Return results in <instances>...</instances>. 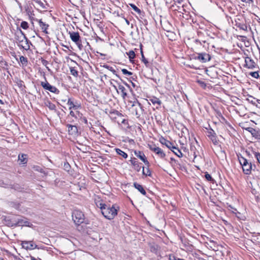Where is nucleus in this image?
<instances>
[{"instance_id": "f257e3e1", "label": "nucleus", "mask_w": 260, "mask_h": 260, "mask_svg": "<svg viewBox=\"0 0 260 260\" xmlns=\"http://www.w3.org/2000/svg\"><path fill=\"white\" fill-rule=\"evenodd\" d=\"M101 212L103 215L108 219H113L117 214V210L113 206L110 207L106 205L105 207L102 209Z\"/></svg>"}, {"instance_id": "f03ea898", "label": "nucleus", "mask_w": 260, "mask_h": 260, "mask_svg": "<svg viewBox=\"0 0 260 260\" xmlns=\"http://www.w3.org/2000/svg\"><path fill=\"white\" fill-rule=\"evenodd\" d=\"M238 159L242 167L243 173L246 175L250 174L252 170L251 163L249 162L248 160L243 156L239 157Z\"/></svg>"}, {"instance_id": "7ed1b4c3", "label": "nucleus", "mask_w": 260, "mask_h": 260, "mask_svg": "<svg viewBox=\"0 0 260 260\" xmlns=\"http://www.w3.org/2000/svg\"><path fill=\"white\" fill-rule=\"evenodd\" d=\"M72 218L74 222L77 225L83 223L84 220V215L83 213L78 210H75L73 212Z\"/></svg>"}, {"instance_id": "20e7f679", "label": "nucleus", "mask_w": 260, "mask_h": 260, "mask_svg": "<svg viewBox=\"0 0 260 260\" xmlns=\"http://www.w3.org/2000/svg\"><path fill=\"white\" fill-rule=\"evenodd\" d=\"M21 245L22 248L27 250H32L35 249H39L38 246L33 241H22Z\"/></svg>"}, {"instance_id": "39448f33", "label": "nucleus", "mask_w": 260, "mask_h": 260, "mask_svg": "<svg viewBox=\"0 0 260 260\" xmlns=\"http://www.w3.org/2000/svg\"><path fill=\"white\" fill-rule=\"evenodd\" d=\"M69 34L70 35V37L72 41L74 42L75 43H76V44L78 46L79 48L81 49L82 47V44L79 32L75 31H70Z\"/></svg>"}, {"instance_id": "423d86ee", "label": "nucleus", "mask_w": 260, "mask_h": 260, "mask_svg": "<svg viewBox=\"0 0 260 260\" xmlns=\"http://www.w3.org/2000/svg\"><path fill=\"white\" fill-rule=\"evenodd\" d=\"M43 88L51 92L58 94L59 92V90L55 86L50 85L47 81L45 82H42L41 83Z\"/></svg>"}, {"instance_id": "0eeeda50", "label": "nucleus", "mask_w": 260, "mask_h": 260, "mask_svg": "<svg viewBox=\"0 0 260 260\" xmlns=\"http://www.w3.org/2000/svg\"><path fill=\"white\" fill-rule=\"evenodd\" d=\"M132 106L135 107L134 114L137 118H139L144 110L142 105L139 102L136 101L134 102Z\"/></svg>"}, {"instance_id": "6e6552de", "label": "nucleus", "mask_w": 260, "mask_h": 260, "mask_svg": "<svg viewBox=\"0 0 260 260\" xmlns=\"http://www.w3.org/2000/svg\"><path fill=\"white\" fill-rule=\"evenodd\" d=\"M150 149L161 159H164L166 157V153L160 148L156 146H151L150 147Z\"/></svg>"}, {"instance_id": "1a4fd4ad", "label": "nucleus", "mask_w": 260, "mask_h": 260, "mask_svg": "<svg viewBox=\"0 0 260 260\" xmlns=\"http://www.w3.org/2000/svg\"><path fill=\"white\" fill-rule=\"evenodd\" d=\"M15 224L17 226H26L31 227L32 224L29 221V220L24 217H21L18 218Z\"/></svg>"}, {"instance_id": "9d476101", "label": "nucleus", "mask_w": 260, "mask_h": 260, "mask_svg": "<svg viewBox=\"0 0 260 260\" xmlns=\"http://www.w3.org/2000/svg\"><path fill=\"white\" fill-rule=\"evenodd\" d=\"M245 67H247L249 69H254L256 64L255 62L249 57H246L245 58Z\"/></svg>"}, {"instance_id": "9b49d317", "label": "nucleus", "mask_w": 260, "mask_h": 260, "mask_svg": "<svg viewBox=\"0 0 260 260\" xmlns=\"http://www.w3.org/2000/svg\"><path fill=\"white\" fill-rule=\"evenodd\" d=\"M31 19L33 21L38 22L39 23V26L41 28L42 31L46 34H48L47 29H48L49 25L47 24H46L45 22H43L42 21V19H38L37 18H35L34 17H32Z\"/></svg>"}, {"instance_id": "f8f14e48", "label": "nucleus", "mask_w": 260, "mask_h": 260, "mask_svg": "<svg viewBox=\"0 0 260 260\" xmlns=\"http://www.w3.org/2000/svg\"><path fill=\"white\" fill-rule=\"evenodd\" d=\"M197 58L202 62H206L210 60V56L209 54L202 53L198 54Z\"/></svg>"}, {"instance_id": "ddd939ff", "label": "nucleus", "mask_w": 260, "mask_h": 260, "mask_svg": "<svg viewBox=\"0 0 260 260\" xmlns=\"http://www.w3.org/2000/svg\"><path fill=\"white\" fill-rule=\"evenodd\" d=\"M67 126L68 127V131L70 135L74 136L77 135L78 131L76 126L68 124Z\"/></svg>"}, {"instance_id": "4468645a", "label": "nucleus", "mask_w": 260, "mask_h": 260, "mask_svg": "<svg viewBox=\"0 0 260 260\" xmlns=\"http://www.w3.org/2000/svg\"><path fill=\"white\" fill-rule=\"evenodd\" d=\"M26 38L24 34L21 29H19V31L15 34V39L19 44L23 42L24 40H25Z\"/></svg>"}, {"instance_id": "2eb2a0df", "label": "nucleus", "mask_w": 260, "mask_h": 260, "mask_svg": "<svg viewBox=\"0 0 260 260\" xmlns=\"http://www.w3.org/2000/svg\"><path fill=\"white\" fill-rule=\"evenodd\" d=\"M134 153L136 156L139 157L146 165H148L149 164V162L147 160L145 154L142 152L140 151H135Z\"/></svg>"}, {"instance_id": "dca6fc26", "label": "nucleus", "mask_w": 260, "mask_h": 260, "mask_svg": "<svg viewBox=\"0 0 260 260\" xmlns=\"http://www.w3.org/2000/svg\"><path fill=\"white\" fill-rule=\"evenodd\" d=\"M67 104L70 106L69 109H78L80 107V105L78 104L77 102H74L71 99H69Z\"/></svg>"}, {"instance_id": "f3484780", "label": "nucleus", "mask_w": 260, "mask_h": 260, "mask_svg": "<svg viewBox=\"0 0 260 260\" xmlns=\"http://www.w3.org/2000/svg\"><path fill=\"white\" fill-rule=\"evenodd\" d=\"M94 202L97 206V207L100 208L101 211L102 209L104 208L106 205L105 204L103 203L100 199V198L98 196H96L94 198Z\"/></svg>"}, {"instance_id": "a211bd4d", "label": "nucleus", "mask_w": 260, "mask_h": 260, "mask_svg": "<svg viewBox=\"0 0 260 260\" xmlns=\"http://www.w3.org/2000/svg\"><path fill=\"white\" fill-rule=\"evenodd\" d=\"M19 46H21L25 50H28L30 48L29 42L26 38H25V40H24L23 42L19 44Z\"/></svg>"}, {"instance_id": "6ab92c4d", "label": "nucleus", "mask_w": 260, "mask_h": 260, "mask_svg": "<svg viewBox=\"0 0 260 260\" xmlns=\"http://www.w3.org/2000/svg\"><path fill=\"white\" fill-rule=\"evenodd\" d=\"M18 161L22 165L26 164L27 161V155L25 154H21L18 156Z\"/></svg>"}, {"instance_id": "aec40b11", "label": "nucleus", "mask_w": 260, "mask_h": 260, "mask_svg": "<svg viewBox=\"0 0 260 260\" xmlns=\"http://www.w3.org/2000/svg\"><path fill=\"white\" fill-rule=\"evenodd\" d=\"M134 186L142 194L145 195L146 194V191L145 190V189H144L143 187L141 185H140V184L135 182V183H134Z\"/></svg>"}, {"instance_id": "412c9836", "label": "nucleus", "mask_w": 260, "mask_h": 260, "mask_svg": "<svg viewBox=\"0 0 260 260\" xmlns=\"http://www.w3.org/2000/svg\"><path fill=\"white\" fill-rule=\"evenodd\" d=\"M171 151L179 157H181L182 156V152L178 148L176 147L174 145Z\"/></svg>"}, {"instance_id": "4be33fe9", "label": "nucleus", "mask_w": 260, "mask_h": 260, "mask_svg": "<svg viewBox=\"0 0 260 260\" xmlns=\"http://www.w3.org/2000/svg\"><path fill=\"white\" fill-rule=\"evenodd\" d=\"M161 143L162 144L165 145L166 146V147H167L171 150L172 149L173 147L174 146V145L173 144V143H172L169 141H167V140H166L165 139H164L163 141H161Z\"/></svg>"}, {"instance_id": "5701e85b", "label": "nucleus", "mask_w": 260, "mask_h": 260, "mask_svg": "<svg viewBox=\"0 0 260 260\" xmlns=\"http://www.w3.org/2000/svg\"><path fill=\"white\" fill-rule=\"evenodd\" d=\"M118 89L121 92L122 98L123 99H125V97L127 96V93L125 91L126 89L125 88V87L122 85H119Z\"/></svg>"}, {"instance_id": "b1692460", "label": "nucleus", "mask_w": 260, "mask_h": 260, "mask_svg": "<svg viewBox=\"0 0 260 260\" xmlns=\"http://www.w3.org/2000/svg\"><path fill=\"white\" fill-rule=\"evenodd\" d=\"M115 151L118 155H121L124 158H126L128 156L127 154L125 152L119 148H116Z\"/></svg>"}, {"instance_id": "393cba45", "label": "nucleus", "mask_w": 260, "mask_h": 260, "mask_svg": "<svg viewBox=\"0 0 260 260\" xmlns=\"http://www.w3.org/2000/svg\"><path fill=\"white\" fill-rule=\"evenodd\" d=\"M46 105L51 110H55V108H56L55 105L54 104L51 103L50 101H47L46 103Z\"/></svg>"}, {"instance_id": "a878e982", "label": "nucleus", "mask_w": 260, "mask_h": 260, "mask_svg": "<svg viewBox=\"0 0 260 260\" xmlns=\"http://www.w3.org/2000/svg\"><path fill=\"white\" fill-rule=\"evenodd\" d=\"M70 71L71 74L74 77H77L78 76V72L75 68L70 67Z\"/></svg>"}, {"instance_id": "bb28decb", "label": "nucleus", "mask_w": 260, "mask_h": 260, "mask_svg": "<svg viewBox=\"0 0 260 260\" xmlns=\"http://www.w3.org/2000/svg\"><path fill=\"white\" fill-rule=\"evenodd\" d=\"M237 26L242 30L246 31L247 30V26L245 24L239 23Z\"/></svg>"}, {"instance_id": "cd10ccee", "label": "nucleus", "mask_w": 260, "mask_h": 260, "mask_svg": "<svg viewBox=\"0 0 260 260\" xmlns=\"http://www.w3.org/2000/svg\"><path fill=\"white\" fill-rule=\"evenodd\" d=\"M143 174L145 176H150L151 175V172L150 171L148 168H147L146 170L144 169V167H143V171H142Z\"/></svg>"}, {"instance_id": "c85d7f7f", "label": "nucleus", "mask_w": 260, "mask_h": 260, "mask_svg": "<svg viewBox=\"0 0 260 260\" xmlns=\"http://www.w3.org/2000/svg\"><path fill=\"white\" fill-rule=\"evenodd\" d=\"M151 102L153 104H157L158 105H160L161 104V101L156 98H154L151 100Z\"/></svg>"}, {"instance_id": "c756f323", "label": "nucleus", "mask_w": 260, "mask_h": 260, "mask_svg": "<svg viewBox=\"0 0 260 260\" xmlns=\"http://www.w3.org/2000/svg\"><path fill=\"white\" fill-rule=\"evenodd\" d=\"M210 135H209V136H211V140H212V141L215 144L217 142H216V139H215V137L214 136V135L213 134H214V133L213 131H211L210 132H209L208 133Z\"/></svg>"}, {"instance_id": "7c9ffc66", "label": "nucleus", "mask_w": 260, "mask_h": 260, "mask_svg": "<svg viewBox=\"0 0 260 260\" xmlns=\"http://www.w3.org/2000/svg\"><path fill=\"white\" fill-rule=\"evenodd\" d=\"M210 135H209V136H211V140H212V141L215 144L217 142H216V139H215V137L214 136V135L213 134H214V133L213 131H211L210 132H209L208 133Z\"/></svg>"}, {"instance_id": "2f4dec72", "label": "nucleus", "mask_w": 260, "mask_h": 260, "mask_svg": "<svg viewBox=\"0 0 260 260\" xmlns=\"http://www.w3.org/2000/svg\"><path fill=\"white\" fill-rule=\"evenodd\" d=\"M127 55H128L130 60L134 59L135 57V53L133 50L129 51L128 53H127Z\"/></svg>"}, {"instance_id": "473e14b6", "label": "nucleus", "mask_w": 260, "mask_h": 260, "mask_svg": "<svg viewBox=\"0 0 260 260\" xmlns=\"http://www.w3.org/2000/svg\"><path fill=\"white\" fill-rule=\"evenodd\" d=\"M21 27L24 29H26L28 27V24L26 21H22L21 23Z\"/></svg>"}, {"instance_id": "72a5a7b5", "label": "nucleus", "mask_w": 260, "mask_h": 260, "mask_svg": "<svg viewBox=\"0 0 260 260\" xmlns=\"http://www.w3.org/2000/svg\"><path fill=\"white\" fill-rule=\"evenodd\" d=\"M249 75L252 76V77L257 79L259 77V74L258 72H252L249 73Z\"/></svg>"}, {"instance_id": "f704fd0d", "label": "nucleus", "mask_w": 260, "mask_h": 260, "mask_svg": "<svg viewBox=\"0 0 260 260\" xmlns=\"http://www.w3.org/2000/svg\"><path fill=\"white\" fill-rule=\"evenodd\" d=\"M205 177L208 181H209L211 182H213L214 181V179L212 178L211 176L209 174H208L207 172H206L205 173Z\"/></svg>"}, {"instance_id": "c9c22d12", "label": "nucleus", "mask_w": 260, "mask_h": 260, "mask_svg": "<svg viewBox=\"0 0 260 260\" xmlns=\"http://www.w3.org/2000/svg\"><path fill=\"white\" fill-rule=\"evenodd\" d=\"M20 62L22 63V64H26L27 63V58L23 56H21L20 57Z\"/></svg>"}, {"instance_id": "e433bc0d", "label": "nucleus", "mask_w": 260, "mask_h": 260, "mask_svg": "<svg viewBox=\"0 0 260 260\" xmlns=\"http://www.w3.org/2000/svg\"><path fill=\"white\" fill-rule=\"evenodd\" d=\"M121 72H122V73L125 75H127V76H130V75H132V73L131 72H129L128 71H127L126 69H123L121 70Z\"/></svg>"}, {"instance_id": "4c0bfd02", "label": "nucleus", "mask_w": 260, "mask_h": 260, "mask_svg": "<svg viewBox=\"0 0 260 260\" xmlns=\"http://www.w3.org/2000/svg\"><path fill=\"white\" fill-rule=\"evenodd\" d=\"M131 6L135 11H136V12H138V13H140V12H141L140 10L137 7H136L135 5L131 4Z\"/></svg>"}, {"instance_id": "58836bf2", "label": "nucleus", "mask_w": 260, "mask_h": 260, "mask_svg": "<svg viewBox=\"0 0 260 260\" xmlns=\"http://www.w3.org/2000/svg\"><path fill=\"white\" fill-rule=\"evenodd\" d=\"M141 168V167L139 163H138L137 164H135V166H134V169L137 172H139L140 171Z\"/></svg>"}, {"instance_id": "ea45409f", "label": "nucleus", "mask_w": 260, "mask_h": 260, "mask_svg": "<svg viewBox=\"0 0 260 260\" xmlns=\"http://www.w3.org/2000/svg\"><path fill=\"white\" fill-rule=\"evenodd\" d=\"M35 3H36L37 4H38L40 7H41L42 8H44V4L41 1V0H33Z\"/></svg>"}, {"instance_id": "a19ab883", "label": "nucleus", "mask_w": 260, "mask_h": 260, "mask_svg": "<svg viewBox=\"0 0 260 260\" xmlns=\"http://www.w3.org/2000/svg\"><path fill=\"white\" fill-rule=\"evenodd\" d=\"M141 54H142V61L146 65L148 63V62L147 60V59L145 58V57H144V56L143 55L142 51H141Z\"/></svg>"}, {"instance_id": "79ce46f5", "label": "nucleus", "mask_w": 260, "mask_h": 260, "mask_svg": "<svg viewBox=\"0 0 260 260\" xmlns=\"http://www.w3.org/2000/svg\"><path fill=\"white\" fill-rule=\"evenodd\" d=\"M169 260H179L180 258H177L173 255H169Z\"/></svg>"}, {"instance_id": "37998d69", "label": "nucleus", "mask_w": 260, "mask_h": 260, "mask_svg": "<svg viewBox=\"0 0 260 260\" xmlns=\"http://www.w3.org/2000/svg\"><path fill=\"white\" fill-rule=\"evenodd\" d=\"M131 162V164L133 165V166H135V164H137L139 163L137 160L136 158H134L133 159H132L130 160Z\"/></svg>"}, {"instance_id": "c03bdc74", "label": "nucleus", "mask_w": 260, "mask_h": 260, "mask_svg": "<svg viewBox=\"0 0 260 260\" xmlns=\"http://www.w3.org/2000/svg\"><path fill=\"white\" fill-rule=\"evenodd\" d=\"M255 156L256 157L258 162L260 164V154L258 153H256Z\"/></svg>"}, {"instance_id": "a18cd8bd", "label": "nucleus", "mask_w": 260, "mask_h": 260, "mask_svg": "<svg viewBox=\"0 0 260 260\" xmlns=\"http://www.w3.org/2000/svg\"><path fill=\"white\" fill-rule=\"evenodd\" d=\"M107 68L109 69L110 71H111L114 74H115L116 73V71L115 70H114V69H113V68L112 67H107Z\"/></svg>"}, {"instance_id": "49530a36", "label": "nucleus", "mask_w": 260, "mask_h": 260, "mask_svg": "<svg viewBox=\"0 0 260 260\" xmlns=\"http://www.w3.org/2000/svg\"><path fill=\"white\" fill-rule=\"evenodd\" d=\"M70 115L72 116V117H75V113L73 111H71L70 112Z\"/></svg>"}, {"instance_id": "de8ad7c7", "label": "nucleus", "mask_w": 260, "mask_h": 260, "mask_svg": "<svg viewBox=\"0 0 260 260\" xmlns=\"http://www.w3.org/2000/svg\"><path fill=\"white\" fill-rule=\"evenodd\" d=\"M125 19V22L126 23V24L127 25H129V21L127 19Z\"/></svg>"}, {"instance_id": "09e8293b", "label": "nucleus", "mask_w": 260, "mask_h": 260, "mask_svg": "<svg viewBox=\"0 0 260 260\" xmlns=\"http://www.w3.org/2000/svg\"><path fill=\"white\" fill-rule=\"evenodd\" d=\"M30 259H31V260H38L37 259H36L34 256H30Z\"/></svg>"}, {"instance_id": "8fccbe9b", "label": "nucleus", "mask_w": 260, "mask_h": 260, "mask_svg": "<svg viewBox=\"0 0 260 260\" xmlns=\"http://www.w3.org/2000/svg\"><path fill=\"white\" fill-rule=\"evenodd\" d=\"M112 86L114 88V89L118 92V89L117 88L116 86L114 85H112Z\"/></svg>"}, {"instance_id": "3c124183", "label": "nucleus", "mask_w": 260, "mask_h": 260, "mask_svg": "<svg viewBox=\"0 0 260 260\" xmlns=\"http://www.w3.org/2000/svg\"><path fill=\"white\" fill-rule=\"evenodd\" d=\"M0 103H1V104H4L3 102L1 100H0Z\"/></svg>"}, {"instance_id": "603ef678", "label": "nucleus", "mask_w": 260, "mask_h": 260, "mask_svg": "<svg viewBox=\"0 0 260 260\" xmlns=\"http://www.w3.org/2000/svg\"><path fill=\"white\" fill-rule=\"evenodd\" d=\"M178 3H181L182 0H177Z\"/></svg>"}, {"instance_id": "864d4df0", "label": "nucleus", "mask_w": 260, "mask_h": 260, "mask_svg": "<svg viewBox=\"0 0 260 260\" xmlns=\"http://www.w3.org/2000/svg\"><path fill=\"white\" fill-rule=\"evenodd\" d=\"M243 2H247L246 0H241Z\"/></svg>"}, {"instance_id": "5fc2aeb1", "label": "nucleus", "mask_w": 260, "mask_h": 260, "mask_svg": "<svg viewBox=\"0 0 260 260\" xmlns=\"http://www.w3.org/2000/svg\"><path fill=\"white\" fill-rule=\"evenodd\" d=\"M194 158H196L197 157V155L195 154H194Z\"/></svg>"}, {"instance_id": "6e6d98bb", "label": "nucleus", "mask_w": 260, "mask_h": 260, "mask_svg": "<svg viewBox=\"0 0 260 260\" xmlns=\"http://www.w3.org/2000/svg\"><path fill=\"white\" fill-rule=\"evenodd\" d=\"M47 68L48 69V71H50V69L48 67H47Z\"/></svg>"}, {"instance_id": "4d7b16f0", "label": "nucleus", "mask_w": 260, "mask_h": 260, "mask_svg": "<svg viewBox=\"0 0 260 260\" xmlns=\"http://www.w3.org/2000/svg\"><path fill=\"white\" fill-rule=\"evenodd\" d=\"M0 260H3L2 258H0Z\"/></svg>"}]
</instances>
